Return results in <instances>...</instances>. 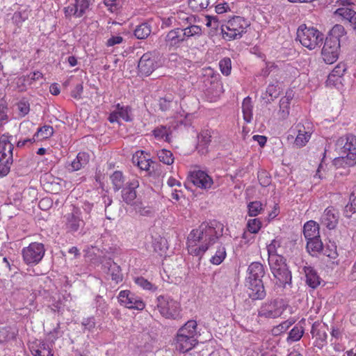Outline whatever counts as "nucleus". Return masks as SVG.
Segmentation results:
<instances>
[{
	"label": "nucleus",
	"mask_w": 356,
	"mask_h": 356,
	"mask_svg": "<svg viewBox=\"0 0 356 356\" xmlns=\"http://www.w3.org/2000/svg\"><path fill=\"white\" fill-rule=\"evenodd\" d=\"M219 67L222 74L228 76L231 73L232 61L229 58H224L219 62Z\"/></svg>",
	"instance_id": "864d4df0"
},
{
	"label": "nucleus",
	"mask_w": 356,
	"mask_h": 356,
	"mask_svg": "<svg viewBox=\"0 0 356 356\" xmlns=\"http://www.w3.org/2000/svg\"><path fill=\"white\" fill-rule=\"evenodd\" d=\"M337 145L341 147V152L346 154L335 159V165H345L348 167L356 164V136L347 134L340 137Z\"/></svg>",
	"instance_id": "f03ea898"
},
{
	"label": "nucleus",
	"mask_w": 356,
	"mask_h": 356,
	"mask_svg": "<svg viewBox=\"0 0 356 356\" xmlns=\"http://www.w3.org/2000/svg\"><path fill=\"white\" fill-rule=\"evenodd\" d=\"M53 179L52 175L49 174H46L42 178V181L43 182V186L46 190L54 191L59 188L58 183H56L54 184L53 181H51Z\"/></svg>",
	"instance_id": "603ef678"
},
{
	"label": "nucleus",
	"mask_w": 356,
	"mask_h": 356,
	"mask_svg": "<svg viewBox=\"0 0 356 356\" xmlns=\"http://www.w3.org/2000/svg\"><path fill=\"white\" fill-rule=\"evenodd\" d=\"M16 332L10 327H0V343H5L10 340L15 339Z\"/></svg>",
	"instance_id": "2f4dec72"
},
{
	"label": "nucleus",
	"mask_w": 356,
	"mask_h": 356,
	"mask_svg": "<svg viewBox=\"0 0 356 356\" xmlns=\"http://www.w3.org/2000/svg\"><path fill=\"white\" fill-rule=\"evenodd\" d=\"M170 128L165 126H160L153 130V135L156 138L163 139L165 141H170Z\"/></svg>",
	"instance_id": "79ce46f5"
},
{
	"label": "nucleus",
	"mask_w": 356,
	"mask_h": 356,
	"mask_svg": "<svg viewBox=\"0 0 356 356\" xmlns=\"http://www.w3.org/2000/svg\"><path fill=\"white\" fill-rule=\"evenodd\" d=\"M268 264L271 272H277V268L281 267V264L286 265L285 259L280 254H273L268 257Z\"/></svg>",
	"instance_id": "f704fd0d"
},
{
	"label": "nucleus",
	"mask_w": 356,
	"mask_h": 356,
	"mask_svg": "<svg viewBox=\"0 0 356 356\" xmlns=\"http://www.w3.org/2000/svg\"><path fill=\"white\" fill-rule=\"evenodd\" d=\"M294 321H286L278 325L277 326L273 327L272 332L274 335H279L282 332H286L293 324Z\"/></svg>",
	"instance_id": "6e6d98bb"
},
{
	"label": "nucleus",
	"mask_w": 356,
	"mask_h": 356,
	"mask_svg": "<svg viewBox=\"0 0 356 356\" xmlns=\"http://www.w3.org/2000/svg\"><path fill=\"white\" fill-rule=\"evenodd\" d=\"M248 293L252 300H262L266 297V291L261 280L248 281Z\"/></svg>",
	"instance_id": "f3484780"
},
{
	"label": "nucleus",
	"mask_w": 356,
	"mask_h": 356,
	"mask_svg": "<svg viewBox=\"0 0 356 356\" xmlns=\"http://www.w3.org/2000/svg\"><path fill=\"white\" fill-rule=\"evenodd\" d=\"M339 216L334 208L327 207L321 216V223L329 229H333L338 223Z\"/></svg>",
	"instance_id": "412c9836"
},
{
	"label": "nucleus",
	"mask_w": 356,
	"mask_h": 356,
	"mask_svg": "<svg viewBox=\"0 0 356 356\" xmlns=\"http://www.w3.org/2000/svg\"><path fill=\"white\" fill-rule=\"evenodd\" d=\"M297 38L302 46L312 50L322 43L323 34L316 28L302 24L297 30Z\"/></svg>",
	"instance_id": "20e7f679"
},
{
	"label": "nucleus",
	"mask_w": 356,
	"mask_h": 356,
	"mask_svg": "<svg viewBox=\"0 0 356 356\" xmlns=\"http://www.w3.org/2000/svg\"><path fill=\"white\" fill-rule=\"evenodd\" d=\"M104 269H106V273L111 276L112 280L118 283L122 280V274L121 273V268L116 263H115L111 259H107L104 265Z\"/></svg>",
	"instance_id": "4be33fe9"
},
{
	"label": "nucleus",
	"mask_w": 356,
	"mask_h": 356,
	"mask_svg": "<svg viewBox=\"0 0 356 356\" xmlns=\"http://www.w3.org/2000/svg\"><path fill=\"white\" fill-rule=\"evenodd\" d=\"M8 107L5 102H0V128L8 122V116L7 115Z\"/></svg>",
	"instance_id": "052dcab7"
},
{
	"label": "nucleus",
	"mask_w": 356,
	"mask_h": 356,
	"mask_svg": "<svg viewBox=\"0 0 356 356\" xmlns=\"http://www.w3.org/2000/svg\"><path fill=\"white\" fill-rule=\"evenodd\" d=\"M226 255L225 248L222 245H220L218 247L215 254L210 259V261L214 265H219L224 261Z\"/></svg>",
	"instance_id": "e433bc0d"
},
{
	"label": "nucleus",
	"mask_w": 356,
	"mask_h": 356,
	"mask_svg": "<svg viewBox=\"0 0 356 356\" xmlns=\"http://www.w3.org/2000/svg\"><path fill=\"white\" fill-rule=\"evenodd\" d=\"M335 14L341 16L343 19L349 23L350 26L356 32V12L349 7H342L335 11Z\"/></svg>",
	"instance_id": "b1692460"
},
{
	"label": "nucleus",
	"mask_w": 356,
	"mask_h": 356,
	"mask_svg": "<svg viewBox=\"0 0 356 356\" xmlns=\"http://www.w3.org/2000/svg\"><path fill=\"white\" fill-rule=\"evenodd\" d=\"M151 31V26L148 23L145 22L136 26L134 30V35L138 39L143 40L150 35Z\"/></svg>",
	"instance_id": "7c9ffc66"
},
{
	"label": "nucleus",
	"mask_w": 356,
	"mask_h": 356,
	"mask_svg": "<svg viewBox=\"0 0 356 356\" xmlns=\"http://www.w3.org/2000/svg\"><path fill=\"white\" fill-rule=\"evenodd\" d=\"M272 273L277 280V284L282 287H286L287 284L291 285L292 276L286 264H281V267L277 268V272H272Z\"/></svg>",
	"instance_id": "aec40b11"
},
{
	"label": "nucleus",
	"mask_w": 356,
	"mask_h": 356,
	"mask_svg": "<svg viewBox=\"0 0 356 356\" xmlns=\"http://www.w3.org/2000/svg\"><path fill=\"white\" fill-rule=\"evenodd\" d=\"M356 213V189L353 191L350 195L349 202L346 205L343 210L345 217L350 218L353 213Z\"/></svg>",
	"instance_id": "c756f323"
},
{
	"label": "nucleus",
	"mask_w": 356,
	"mask_h": 356,
	"mask_svg": "<svg viewBox=\"0 0 356 356\" xmlns=\"http://www.w3.org/2000/svg\"><path fill=\"white\" fill-rule=\"evenodd\" d=\"M286 304L282 299H275L264 302L259 309V317L275 318L280 316L286 309Z\"/></svg>",
	"instance_id": "0eeeda50"
},
{
	"label": "nucleus",
	"mask_w": 356,
	"mask_h": 356,
	"mask_svg": "<svg viewBox=\"0 0 356 356\" xmlns=\"http://www.w3.org/2000/svg\"><path fill=\"white\" fill-rule=\"evenodd\" d=\"M197 343V339H192L188 337L177 334L175 339V348L181 353L191 350Z\"/></svg>",
	"instance_id": "6ab92c4d"
},
{
	"label": "nucleus",
	"mask_w": 356,
	"mask_h": 356,
	"mask_svg": "<svg viewBox=\"0 0 356 356\" xmlns=\"http://www.w3.org/2000/svg\"><path fill=\"white\" fill-rule=\"evenodd\" d=\"M310 136V134L305 131V127L301 126L300 129H298V134L295 139L294 145L298 147H302L305 146L309 141Z\"/></svg>",
	"instance_id": "72a5a7b5"
},
{
	"label": "nucleus",
	"mask_w": 356,
	"mask_h": 356,
	"mask_svg": "<svg viewBox=\"0 0 356 356\" xmlns=\"http://www.w3.org/2000/svg\"><path fill=\"white\" fill-rule=\"evenodd\" d=\"M54 134V129L51 126L44 125L38 129L34 136L40 137L41 139L50 138Z\"/></svg>",
	"instance_id": "49530a36"
},
{
	"label": "nucleus",
	"mask_w": 356,
	"mask_h": 356,
	"mask_svg": "<svg viewBox=\"0 0 356 356\" xmlns=\"http://www.w3.org/2000/svg\"><path fill=\"white\" fill-rule=\"evenodd\" d=\"M17 106L21 115L25 116L29 113L30 111V106L27 102L20 101Z\"/></svg>",
	"instance_id": "774afa93"
},
{
	"label": "nucleus",
	"mask_w": 356,
	"mask_h": 356,
	"mask_svg": "<svg viewBox=\"0 0 356 356\" xmlns=\"http://www.w3.org/2000/svg\"><path fill=\"white\" fill-rule=\"evenodd\" d=\"M346 70L345 64L339 63L329 74L328 81L330 82L334 81V78H337V79L341 78L344 74Z\"/></svg>",
	"instance_id": "a18cd8bd"
},
{
	"label": "nucleus",
	"mask_w": 356,
	"mask_h": 356,
	"mask_svg": "<svg viewBox=\"0 0 356 356\" xmlns=\"http://www.w3.org/2000/svg\"><path fill=\"white\" fill-rule=\"evenodd\" d=\"M138 67L142 74L147 76L152 74L159 67L156 53L149 51L144 54L138 62Z\"/></svg>",
	"instance_id": "ddd939ff"
},
{
	"label": "nucleus",
	"mask_w": 356,
	"mask_h": 356,
	"mask_svg": "<svg viewBox=\"0 0 356 356\" xmlns=\"http://www.w3.org/2000/svg\"><path fill=\"white\" fill-rule=\"evenodd\" d=\"M91 0H74L70 6L64 8L65 15L67 18L81 17L89 8Z\"/></svg>",
	"instance_id": "4468645a"
},
{
	"label": "nucleus",
	"mask_w": 356,
	"mask_h": 356,
	"mask_svg": "<svg viewBox=\"0 0 356 356\" xmlns=\"http://www.w3.org/2000/svg\"><path fill=\"white\" fill-rule=\"evenodd\" d=\"M248 209L249 216H257L263 210V205L259 201H254L248 204Z\"/></svg>",
	"instance_id": "09e8293b"
},
{
	"label": "nucleus",
	"mask_w": 356,
	"mask_h": 356,
	"mask_svg": "<svg viewBox=\"0 0 356 356\" xmlns=\"http://www.w3.org/2000/svg\"><path fill=\"white\" fill-rule=\"evenodd\" d=\"M261 227V222L258 218L250 219L248 221L247 228L252 234H257Z\"/></svg>",
	"instance_id": "5fc2aeb1"
},
{
	"label": "nucleus",
	"mask_w": 356,
	"mask_h": 356,
	"mask_svg": "<svg viewBox=\"0 0 356 356\" xmlns=\"http://www.w3.org/2000/svg\"><path fill=\"white\" fill-rule=\"evenodd\" d=\"M307 241V248L309 252H319L323 250V245L320 236Z\"/></svg>",
	"instance_id": "ea45409f"
},
{
	"label": "nucleus",
	"mask_w": 356,
	"mask_h": 356,
	"mask_svg": "<svg viewBox=\"0 0 356 356\" xmlns=\"http://www.w3.org/2000/svg\"><path fill=\"white\" fill-rule=\"evenodd\" d=\"M135 282L138 286H141L143 289L149 290V291H155L157 287L152 284L147 280L145 279L143 277H138L135 278Z\"/></svg>",
	"instance_id": "4d7b16f0"
},
{
	"label": "nucleus",
	"mask_w": 356,
	"mask_h": 356,
	"mask_svg": "<svg viewBox=\"0 0 356 356\" xmlns=\"http://www.w3.org/2000/svg\"><path fill=\"white\" fill-rule=\"evenodd\" d=\"M190 179L195 186L204 189L210 188L213 184L212 178L202 170L192 172Z\"/></svg>",
	"instance_id": "dca6fc26"
},
{
	"label": "nucleus",
	"mask_w": 356,
	"mask_h": 356,
	"mask_svg": "<svg viewBox=\"0 0 356 356\" xmlns=\"http://www.w3.org/2000/svg\"><path fill=\"white\" fill-rule=\"evenodd\" d=\"M106 218L108 220H114L119 216V210L117 206H110L105 208Z\"/></svg>",
	"instance_id": "680f3d73"
},
{
	"label": "nucleus",
	"mask_w": 356,
	"mask_h": 356,
	"mask_svg": "<svg viewBox=\"0 0 356 356\" xmlns=\"http://www.w3.org/2000/svg\"><path fill=\"white\" fill-rule=\"evenodd\" d=\"M166 244L167 241L165 238H155L153 242V248L154 251L161 254L163 252H164V250L167 248Z\"/></svg>",
	"instance_id": "bf43d9fd"
},
{
	"label": "nucleus",
	"mask_w": 356,
	"mask_h": 356,
	"mask_svg": "<svg viewBox=\"0 0 356 356\" xmlns=\"http://www.w3.org/2000/svg\"><path fill=\"white\" fill-rule=\"evenodd\" d=\"M242 111L243 118L247 122H250L252 118V104L251 98L245 97L242 103Z\"/></svg>",
	"instance_id": "473e14b6"
},
{
	"label": "nucleus",
	"mask_w": 356,
	"mask_h": 356,
	"mask_svg": "<svg viewBox=\"0 0 356 356\" xmlns=\"http://www.w3.org/2000/svg\"><path fill=\"white\" fill-rule=\"evenodd\" d=\"M179 19L184 23L185 28L181 29L182 33L186 40L191 38H199L202 35V29L200 26L195 24L200 22L197 17L189 15L186 17H179Z\"/></svg>",
	"instance_id": "1a4fd4ad"
},
{
	"label": "nucleus",
	"mask_w": 356,
	"mask_h": 356,
	"mask_svg": "<svg viewBox=\"0 0 356 356\" xmlns=\"http://www.w3.org/2000/svg\"><path fill=\"white\" fill-rule=\"evenodd\" d=\"M248 280H261L265 274L264 266L259 262L252 263L248 267Z\"/></svg>",
	"instance_id": "a878e982"
},
{
	"label": "nucleus",
	"mask_w": 356,
	"mask_h": 356,
	"mask_svg": "<svg viewBox=\"0 0 356 356\" xmlns=\"http://www.w3.org/2000/svg\"><path fill=\"white\" fill-rule=\"evenodd\" d=\"M197 327V323L195 321L189 320L178 330L177 334L187 336L192 339H197V337L198 336Z\"/></svg>",
	"instance_id": "393cba45"
},
{
	"label": "nucleus",
	"mask_w": 356,
	"mask_h": 356,
	"mask_svg": "<svg viewBox=\"0 0 356 356\" xmlns=\"http://www.w3.org/2000/svg\"><path fill=\"white\" fill-rule=\"evenodd\" d=\"M89 155L86 152H79L76 157L71 162L70 170L72 171H77L85 165L88 164L89 162Z\"/></svg>",
	"instance_id": "cd10ccee"
},
{
	"label": "nucleus",
	"mask_w": 356,
	"mask_h": 356,
	"mask_svg": "<svg viewBox=\"0 0 356 356\" xmlns=\"http://www.w3.org/2000/svg\"><path fill=\"white\" fill-rule=\"evenodd\" d=\"M290 100L289 97H284L280 101L279 113L282 119L286 118L289 114Z\"/></svg>",
	"instance_id": "a19ab883"
},
{
	"label": "nucleus",
	"mask_w": 356,
	"mask_h": 356,
	"mask_svg": "<svg viewBox=\"0 0 356 356\" xmlns=\"http://www.w3.org/2000/svg\"><path fill=\"white\" fill-rule=\"evenodd\" d=\"M302 270L305 275L307 284L312 289L318 287L321 284V279L316 270L310 266H304Z\"/></svg>",
	"instance_id": "5701e85b"
},
{
	"label": "nucleus",
	"mask_w": 356,
	"mask_h": 356,
	"mask_svg": "<svg viewBox=\"0 0 356 356\" xmlns=\"http://www.w3.org/2000/svg\"><path fill=\"white\" fill-rule=\"evenodd\" d=\"M303 233L306 240H311V238L319 237L318 224L313 220L308 221L304 225Z\"/></svg>",
	"instance_id": "bb28decb"
},
{
	"label": "nucleus",
	"mask_w": 356,
	"mask_h": 356,
	"mask_svg": "<svg viewBox=\"0 0 356 356\" xmlns=\"http://www.w3.org/2000/svg\"><path fill=\"white\" fill-rule=\"evenodd\" d=\"M135 211L140 216H149L151 213V210L149 207H145L140 201H137L135 204L131 206Z\"/></svg>",
	"instance_id": "13d9d810"
},
{
	"label": "nucleus",
	"mask_w": 356,
	"mask_h": 356,
	"mask_svg": "<svg viewBox=\"0 0 356 356\" xmlns=\"http://www.w3.org/2000/svg\"><path fill=\"white\" fill-rule=\"evenodd\" d=\"M116 111L118 113L119 118H122L124 120L127 122L131 121V118L130 116L131 108L128 106H121L120 104H118L116 106Z\"/></svg>",
	"instance_id": "de8ad7c7"
},
{
	"label": "nucleus",
	"mask_w": 356,
	"mask_h": 356,
	"mask_svg": "<svg viewBox=\"0 0 356 356\" xmlns=\"http://www.w3.org/2000/svg\"><path fill=\"white\" fill-rule=\"evenodd\" d=\"M34 356H54L51 350L49 348L46 347L45 343H42L40 348L35 350L34 353H33Z\"/></svg>",
	"instance_id": "e2e57ef3"
},
{
	"label": "nucleus",
	"mask_w": 356,
	"mask_h": 356,
	"mask_svg": "<svg viewBox=\"0 0 356 356\" xmlns=\"http://www.w3.org/2000/svg\"><path fill=\"white\" fill-rule=\"evenodd\" d=\"M304 333V329L300 325H296L293 327V329L289 332V336L287 337L288 342H295L299 341Z\"/></svg>",
	"instance_id": "58836bf2"
},
{
	"label": "nucleus",
	"mask_w": 356,
	"mask_h": 356,
	"mask_svg": "<svg viewBox=\"0 0 356 356\" xmlns=\"http://www.w3.org/2000/svg\"><path fill=\"white\" fill-rule=\"evenodd\" d=\"M13 145L8 140V137L3 135L0 138V176H6L13 164Z\"/></svg>",
	"instance_id": "423d86ee"
},
{
	"label": "nucleus",
	"mask_w": 356,
	"mask_h": 356,
	"mask_svg": "<svg viewBox=\"0 0 356 356\" xmlns=\"http://www.w3.org/2000/svg\"><path fill=\"white\" fill-rule=\"evenodd\" d=\"M209 5V0H188V6L195 11H200L207 8Z\"/></svg>",
	"instance_id": "3c124183"
},
{
	"label": "nucleus",
	"mask_w": 356,
	"mask_h": 356,
	"mask_svg": "<svg viewBox=\"0 0 356 356\" xmlns=\"http://www.w3.org/2000/svg\"><path fill=\"white\" fill-rule=\"evenodd\" d=\"M139 186V183L137 179H134L131 181L127 182L125 186L122 190V200L131 207L138 201L137 199L136 189Z\"/></svg>",
	"instance_id": "2eb2a0df"
},
{
	"label": "nucleus",
	"mask_w": 356,
	"mask_h": 356,
	"mask_svg": "<svg viewBox=\"0 0 356 356\" xmlns=\"http://www.w3.org/2000/svg\"><path fill=\"white\" fill-rule=\"evenodd\" d=\"M160 161L167 165H171L174 162L172 153L165 149H161L157 153Z\"/></svg>",
	"instance_id": "c03bdc74"
},
{
	"label": "nucleus",
	"mask_w": 356,
	"mask_h": 356,
	"mask_svg": "<svg viewBox=\"0 0 356 356\" xmlns=\"http://www.w3.org/2000/svg\"><path fill=\"white\" fill-rule=\"evenodd\" d=\"M118 298L122 305L129 309L142 310L145 306L140 298L127 290L120 291Z\"/></svg>",
	"instance_id": "f8f14e48"
},
{
	"label": "nucleus",
	"mask_w": 356,
	"mask_h": 356,
	"mask_svg": "<svg viewBox=\"0 0 356 356\" xmlns=\"http://www.w3.org/2000/svg\"><path fill=\"white\" fill-rule=\"evenodd\" d=\"M316 340L315 342V346L321 348L323 346V343L325 341L327 338V334L325 332L321 330H318L316 332Z\"/></svg>",
	"instance_id": "69168bd1"
},
{
	"label": "nucleus",
	"mask_w": 356,
	"mask_h": 356,
	"mask_svg": "<svg viewBox=\"0 0 356 356\" xmlns=\"http://www.w3.org/2000/svg\"><path fill=\"white\" fill-rule=\"evenodd\" d=\"M280 247V242L277 239H274L271 241V243L267 246V251L269 256H273V254H278L277 253V248Z\"/></svg>",
	"instance_id": "0e129e2a"
},
{
	"label": "nucleus",
	"mask_w": 356,
	"mask_h": 356,
	"mask_svg": "<svg viewBox=\"0 0 356 356\" xmlns=\"http://www.w3.org/2000/svg\"><path fill=\"white\" fill-rule=\"evenodd\" d=\"M211 142V135L208 131H202L198 136V143L197 145V149L198 152L204 154L208 152V146Z\"/></svg>",
	"instance_id": "c85d7f7f"
},
{
	"label": "nucleus",
	"mask_w": 356,
	"mask_h": 356,
	"mask_svg": "<svg viewBox=\"0 0 356 356\" xmlns=\"http://www.w3.org/2000/svg\"><path fill=\"white\" fill-rule=\"evenodd\" d=\"M186 41L181 28L174 29L170 31L165 36L166 47L169 49L178 48L180 44Z\"/></svg>",
	"instance_id": "a211bd4d"
},
{
	"label": "nucleus",
	"mask_w": 356,
	"mask_h": 356,
	"mask_svg": "<svg viewBox=\"0 0 356 356\" xmlns=\"http://www.w3.org/2000/svg\"><path fill=\"white\" fill-rule=\"evenodd\" d=\"M104 3L111 13H117L123 6L124 0H104Z\"/></svg>",
	"instance_id": "8fccbe9b"
},
{
	"label": "nucleus",
	"mask_w": 356,
	"mask_h": 356,
	"mask_svg": "<svg viewBox=\"0 0 356 356\" xmlns=\"http://www.w3.org/2000/svg\"><path fill=\"white\" fill-rule=\"evenodd\" d=\"M249 25L248 21L243 17L235 16L229 19L226 24L221 26L222 37L227 40L241 38Z\"/></svg>",
	"instance_id": "39448f33"
},
{
	"label": "nucleus",
	"mask_w": 356,
	"mask_h": 356,
	"mask_svg": "<svg viewBox=\"0 0 356 356\" xmlns=\"http://www.w3.org/2000/svg\"><path fill=\"white\" fill-rule=\"evenodd\" d=\"M111 183L113 186V190L115 191H119L122 188L124 182V177L120 171L114 172L110 177Z\"/></svg>",
	"instance_id": "c9c22d12"
},
{
	"label": "nucleus",
	"mask_w": 356,
	"mask_h": 356,
	"mask_svg": "<svg viewBox=\"0 0 356 356\" xmlns=\"http://www.w3.org/2000/svg\"><path fill=\"white\" fill-rule=\"evenodd\" d=\"M258 179L260 184L264 187L268 186L270 184V177L266 171L260 172L258 174Z\"/></svg>",
	"instance_id": "338daca9"
},
{
	"label": "nucleus",
	"mask_w": 356,
	"mask_h": 356,
	"mask_svg": "<svg viewBox=\"0 0 356 356\" xmlns=\"http://www.w3.org/2000/svg\"><path fill=\"white\" fill-rule=\"evenodd\" d=\"M222 224L213 220L203 222L197 229H193L188 236V252L193 256H203L209 246L222 235Z\"/></svg>",
	"instance_id": "f257e3e1"
},
{
	"label": "nucleus",
	"mask_w": 356,
	"mask_h": 356,
	"mask_svg": "<svg viewBox=\"0 0 356 356\" xmlns=\"http://www.w3.org/2000/svg\"><path fill=\"white\" fill-rule=\"evenodd\" d=\"M345 33L344 27L341 24H336L330 31L329 35L326 38H330L333 41H339V38L344 35Z\"/></svg>",
	"instance_id": "4c0bfd02"
},
{
	"label": "nucleus",
	"mask_w": 356,
	"mask_h": 356,
	"mask_svg": "<svg viewBox=\"0 0 356 356\" xmlns=\"http://www.w3.org/2000/svg\"><path fill=\"white\" fill-rule=\"evenodd\" d=\"M81 214L80 209L73 207L71 212L64 216L65 227L68 232L74 233L77 232L80 227H83L85 222L81 218Z\"/></svg>",
	"instance_id": "9b49d317"
},
{
	"label": "nucleus",
	"mask_w": 356,
	"mask_h": 356,
	"mask_svg": "<svg viewBox=\"0 0 356 356\" xmlns=\"http://www.w3.org/2000/svg\"><path fill=\"white\" fill-rule=\"evenodd\" d=\"M29 16V11L27 9L17 11L13 14V21L18 26L25 22Z\"/></svg>",
	"instance_id": "37998d69"
},
{
	"label": "nucleus",
	"mask_w": 356,
	"mask_h": 356,
	"mask_svg": "<svg viewBox=\"0 0 356 356\" xmlns=\"http://www.w3.org/2000/svg\"><path fill=\"white\" fill-rule=\"evenodd\" d=\"M339 47L340 41H333L330 38H325L321 51L322 58L325 63L332 64L337 60Z\"/></svg>",
	"instance_id": "9d476101"
},
{
	"label": "nucleus",
	"mask_w": 356,
	"mask_h": 356,
	"mask_svg": "<svg viewBox=\"0 0 356 356\" xmlns=\"http://www.w3.org/2000/svg\"><path fill=\"white\" fill-rule=\"evenodd\" d=\"M159 314L168 319L177 320L180 318V303L169 296H159L156 299V306Z\"/></svg>",
	"instance_id": "7ed1b4c3"
},
{
	"label": "nucleus",
	"mask_w": 356,
	"mask_h": 356,
	"mask_svg": "<svg viewBox=\"0 0 356 356\" xmlns=\"http://www.w3.org/2000/svg\"><path fill=\"white\" fill-rule=\"evenodd\" d=\"M45 252L44 245L40 243H31L22 250L24 261L27 264H37L43 258Z\"/></svg>",
	"instance_id": "6e6552de"
}]
</instances>
